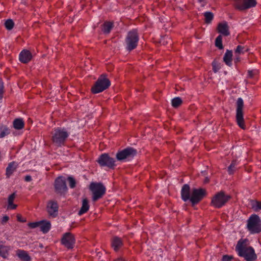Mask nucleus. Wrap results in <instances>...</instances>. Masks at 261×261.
<instances>
[{
  "instance_id": "18",
  "label": "nucleus",
  "mask_w": 261,
  "mask_h": 261,
  "mask_svg": "<svg viewBox=\"0 0 261 261\" xmlns=\"http://www.w3.org/2000/svg\"><path fill=\"white\" fill-rule=\"evenodd\" d=\"M218 31L219 33L224 36H228L229 32L228 30V26L226 22L220 23L218 26Z\"/></svg>"
},
{
  "instance_id": "14",
  "label": "nucleus",
  "mask_w": 261,
  "mask_h": 261,
  "mask_svg": "<svg viewBox=\"0 0 261 261\" xmlns=\"http://www.w3.org/2000/svg\"><path fill=\"white\" fill-rule=\"evenodd\" d=\"M55 188L58 193H63L67 190L66 179L63 176L58 177L55 181Z\"/></svg>"
},
{
  "instance_id": "46",
  "label": "nucleus",
  "mask_w": 261,
  "mask_h": 261,
  "mask_svg": "<svg viewBox=\"0 0 261 261\" xmlns=\"http://www.w3.org/2000/svg\"><path fill=\"white\" fill-rule=\"evenodd\" d=\"M115 261H125V260L122 258H119L116 259Z\"/></svg>"
},
{
  "instance_id": "34",
  "label": "nucleus",
  "mask_w": 261,
  "mask_h": 261,
  "mask_svg": "<svg viewBox=\"0 0 261 261\" xmlns=\"http://www.w3.org/2000/svg\"><path fill=\"white\" fill-rule=\"evenodd\" d=\"M252 208L256 212L261 210V202L258 201H252L251 203Z\"/></svg>"
},
{
  "instance_id": "44",
  "label": "nucleus",
  "mask_w": 261,
  "mask_h": 261,
  "mask_svg": "<svg viewBox=\"0 0 261 261\" xmlns=\"http://www.w3.org/2000/svg\"><path fill=\"white\" fill-rule=\"evenodd\" d=\"M32 177L30 175H27L24 177L25 181L27 182L31 181L32 180Z\"/></svg>"
},
{
  "instance_id": "35",
  "label": "nucleus",
  "mask_w": 261,
  "mask_h": 261,
  "mask_svg": "<svg viewBox=\"0 0 261 261\" xmlns=\"http://www.w3.org/2000/svg\"><path fill=\"white\" fill-rule=\"evenodd\" d=\"M14 22L11 19H7L5 22V26L6 28L8 30H12L14 27Z\"/></svg>"
},
{
  "instance_id": "36",
  "label": "nucleus",
  "mask_w": 261,
  "mask_h": 261,
  "mask_svg": "<svg viewBox=\"0 0 261 261\" xmlns=\"http://www.w3.org/2000/svg\"><path fill=\"white\" fill-rule=\"evenodd\" d=\"M247 49L245 48L244 46L242 45H238L235 50V53H238L239 54H244L245 52L247 51Z\"/></svg>"
},
{
  "instance_id": "29",
  "label": "nucleus",
  "mask_w": 261,
  "mask_h": 261,
  "mask_svg": "<svg viewBox=\"0 0 261 261\" xmlns=\"http://www.w3.org/2000/svg\"><path fill=\"white\" fill-rule=\"evenodd\" d=\"M238 163L237 160H233L230 165L228 167L227 171L229 174H232L236 170V166L238 165Z\"/></svg>"
},
{
  "instance_id": "12",
  "label": "nucleus",
  "mask_w": 261,
  "mask_h": 261,
  "mask_svg": "<svg viewBox=\"0 0 261 261\" xmlns=\"http://www.w3.org/2000/svg\"><path fill=\"white\" fill-rule=\"evenodd\" d=\"M61 243L68 249H72L75 243V239L71 233L66 232L63 234L61 239Z\"/></svg>"
},
{
  "instance_id": "15",
  "label": "nucleus",
  "mask_w": 261,
  "mask_h": 261,
  "mask_svg": "<svg viewBox=\"0 0 261 261\" xmlns=\"http://www.w3.org/2000/svg\"><path fill=\"white\" fill-rule=\"evenodd\" d=\"M47 211L50 216L56 217L58 215L59 206L55 200H50L47 204Z\"/></svg>"
},
{
  "instance_id": "4",
  "label": "nucleus",
  "mask_w": 261,
  "mask_h": 261,
  "mask_svg": "<svg viewBox=\"0 0 261 261\" xmlns=\"http://www.w3.org/2000/svg\"><path fill=\"white\" fill-rule=\"evenodd\" d=\"M89 189L92 193L93 201H96L102 198L106 191V187L101 182H91L89 186Z\"/></svg>"
},
{
  "instance_id": "21",
  "label": "nucleus",
  "mask_w": 261,
  "mask_h": 261,
  "mask_svg": "<svg viewBox=\"0 0 261 261\" xmlns=\"http://www.w3.org/2000/svg\"><path fill=\"white\" fill-rule=\"evenodd\" d=\"M111 245L114 250L117 251L122 245V240L120 238L115 237L111 241Z\"/></svg>"
},
{
  "instance_id": "11",
  "label": "nucleus",
  "mask_w": 261,
  "mask_h": 261,
  "mask_svg": "<svg viewBox=\"0 0 261 261\" xmlns=\"http://www.w3.org/2000/svg\"><path fill=\"white\" fill-rule=\"evenodd\" d=\"M97 161L102 167H108L112 168L115 166V159L110 157L107 153H103L100 155Z\"/></svg>"
},
{
  "instance_id": "7",
  "label": "nucleus",
  "mask_w": 261,
  "mask_h": 261,
  "mask_svg": "<svg viewBox=\"0 0 261 261\" xmlns=\"http://www.w3.org/2000/svg\"><path fill=\"white\" fill-rule=\"evenodd\" d=\"M230 196L223 191H220L214 196L211 204L215 208H220L224 206L230 199Z\"/></svg>"
},
{
  "instance_id": "27",
  "label": "nucleus",
  "mask_w": 261,
  "mask_h": 261,
  "mask_svg": "<svg viewBox=\"0 0 261 261\" xmlns=\"http://www.w3.org/2000/svg\"><path fill=\"white\" fill-rule=\"evenodd\" d=\"M13 126L16 129H21L24 127V122L22 119H16L13 121Z\"/></svg>"
},
{
  "instance_id": "9",
  "label": "nucleus",
  "mask_w": 261,
  "mask_h": 261,
  "mask_svg": "<svg viewBox=\"0 0 261 261\" xmlns=\"http://www.w3.org/2000/svg\"><path fill=\"white\" fill-rule=\"evenodd\" d=\"M234 7L240 11H244L254 7L256 5V0H233Z\"/></svg>"
},
{
  "instance_id": "8",
  "label": "nucleus",
  "mask_w": 261,
  "mask_h": 261,
  "mask_svg": "<svg viewBox=\"0 0 261 261\" xmlns=\"http://www.w3.org/2000/svg\"><path fill=\"white\" fill-rule=\"evenodd\" d=\"M243 107L244 101L243 99L241 97L238 98L237 101L236 121L239 127L245 129L246 126L244 123L243 113Z\"/></svg>"
},
{
  "instance_id": "43",
  "label": "nucleus",
  "mask_w": 261,
  "mask_h": 261,
  "mask_svg": "<svg viewBox=\"0 0 261 261\" xmlns=\"http://www.w3.org/2000/svg\"><path fill=\"white\" fill-rule=\"evenodd\" d=\"M9 218L8 216H4L3 218H2V223H6L8 220H9Z\"/></svg>"
},
{
  "instance_id": "10",
  "label": "nucleus",
  "mask_w": 261,
  "mask_h": 261,
  "mask_svg": "<svg viewBox=\"0 0 261 261\" xmlns=\"http://www.w3.org/2000/svg\"><path fill=\"white\" fill-rule=\"evenodd\" d=\"M137 151L135 149L128 147L119 152L116 154V158L118 161H129L133 159L136 154Z\"/></svg>"
},
{
  "instance_id": "25",
  "label": "nucleus",
  "mask_w": 261,
  "mask_h": 261,
  "mask_svg": "<svg viewBox=\"0 0 261 261\" xmlns=\"http://www.w3.org/2000/svg\"><path fill=\"white\" fill-rule=\"evenodd\" d=\"M17 256L23 261H30L31 258L25 251L19 250L17 253Z\"/></svg>"
},
{
  "instance_id": "1",
  "label": "nucleus",
  "mask_w": 261,
  "mask_h": 261,
  "mask_svg": "<svg viewBox=\"0 0 261 261\" xmlns=\"http://www.w3.org/2000/svg\"><path fill=\"white\" fill-rule=\"evenodd\" d=\"M246 239H240L236 246V251L240 256L243 257L247 261H253L257 258L253 247L247 246Z\"/></svg>"
},
{
  "instance_id": "41",
  "label": "nucleus",
  "mask_w": 261,
  "mask_h": 261,
  "mask_svg": "<svg viewBox=\"0 0 261 261\" xmlns=\"http://www.w3.org/2000/svg\"><path fill=\"white\" fill-rule=\"evenodd\" d=\"M232 257L230 256L225 255L222 257V261H231Z\"/></svg>"
},
{
  "instance_id": "33",
  "label": "nucleus",
  "mask_w": 261,
  "mask_h": 261,
  "mask_svg": "<svg viewBox=\"0 0 261 261\" xmlns=\"http://www.w3.org/2000/svg\"><path fill=\"white\" fill-rule=\"evenodd\" d=\"M204 16L205 17V21L207 23L211 22L214 18V15L211 12H205L204 13Z\"/></svg>"
},
{
  "instance_id": "24",
  "label": "nucleus",
  "mask_w": 261,
  "mask_h": 261,
  "mask_svg": "<svg viewBox=\"0 0 261 261\" xmlns=\"http://www.w3.org/2000/svg\"><path fill=\"white\" fill-rule=\"evenodd\" d=\"M15 196V193H13L8 197L7 210H14L17 207V205L13 203Z\"/></svg>"
},
{
  "instance_id": "39",
  "label": "nucleus",
  "mask_w": 261,
  "mask_h": 261,
  "mask_svg": "<svg viewBox=\"0 0 261 261\" xmlns=\"http://www.w3.org/2000/svg\"><path fill=\"white\" fill-rule=\"evenodd\" d=\"M39 225H40V221L35 222H31L28 224V226L31 228H35L37 227H39Z\"/></svg>"
},
{
  "instance_id": "6",
  "label": "nucleus",
  "mask_w": 261,
  "mask_h": 261,
  "mask_svg": "<svg viewBox=\"0 0 261 261\" xmlns=\"http://www.w3.org/2000/svg\"><path fill=\"white\" fill-rule=\"evenodd\" d=\"M110 85V80L106 77L105 74H102L92 87L91 91L93 93H98L108 88Z\"/></svg>"
},
{
  "instance_id": "31",
  "label": "nucleus",
  "mask_w": 261,
  "mask_h": 261,
  "mask_svg": "<svg viewBox=\"0 0 261 261\" xmlns=\"http://www.w3.org/2000/svg\"><path fill=\"white\" fill-rule=\"evenodd\" d=\"M172 106L174 108L179 107L182 103L181 99L179 97H176L172 99Z\"/></svg>"
},
{
  "instance_id": "19",
  "label": "nucleus",
  "mask_w": 261,
  "mask_h": 261,
  "mask_svg": "<svg viewBox=\"0 0 261 261\" xmlns=\"http://www.w3.org/2000/svg\"><path fill=\"white\" fill-rule=\"evenodd\" d=\"M17 167V164L15 162H12L10 163L7 168L6 175L7 178H9L13 173L16 170Z\"/></svg>"
},
{
  "instance_id": "20",
  "label": "nucleus",
  "mask_w": 261,
  "mask_h": 261,
  "mask_svg": "<svg viewBox=\"0 0 261 261\" xmlns=\"http://www.w3.org/2000/svg\"><path fill=\"white\" fill-rule=\"evenodd\" d=\"M40 225L39 227L41 231L44 233H46L49 231L51 228V223L47 220L40 221Z\"/></svg>"
},
{
  "instance_id": "47",
  "label": "nucleus",
  "mask_w": 261,
  "mask_h": 261,
  "mask_svg": "<svg viewBox=\"0 0 261 261\" xmlns=\"http://www.w3.org/2000/svg\"><path fill=\"white\" fill-rule=\"evenodd\" d=\"M204 0H198V1L199 2V3H201Z\"/></svg>"
},
{
  "instance_id": "22",
  "label": "nucleus",
  "mask_w": 261,
  "mask_h": 261,
  "mask_svg": "<svg viewBox=\"0 0 261 261\" xmlns=\"http://www.w3.org/2000/svg\"><path fill=\"white\" fill-rule=\"evenodd\" d=\"M232 52L231 50H227L223 57V61L228 66L232 65Z\"/></svg>"
},
{
  "instance_id": "2",
  "label": "nucleus",
  "mask_w": 261,
  "mask_h": 261,
  "mask_svg": "<svg viewBox=\"0 0 261 261\" xmlns=\"http://www.w3.org/2000/svg\"><path fill=\"white\" fill-rule=\"evenodd\" d=\"M69 136V133L65 128H55L51 133V141L55 146L61 147L64 145Z\"/></svg>"
},
{
  "instance_id": "17",
  "label": "nucleus",
  "mask_w": 261,
  "mask_h": 261,
  "mask_svg": "<svg viewBox=\"0 0 261 261\" xmlns=\"http://www.w3.org/2000/svg\"><path fill=\"white\" fill-rule=\"evenodd\" d=\"M190 190V188L188 185L185 184L182 186L181 190V196L184 201H187L189 200H190L191 196Z\"/></svg>"
},
{
  "instance_id": "32",
  "label": "nucleus",
  "mask_w": 261,
  "mask_h": 261,
  "mask_svg": "<svg viewBox=\"0 0 261 261\" xmlns=\"http://www.w3.org/2000/svg\"><path fill=\"white\" fill-rule=\"evenodd\" d=\"M215 45L220 49L223 48V46L222 45V37L221 35H219L216 38L215 40Z\"/></svg>"
},
{
  "instance_id": "5",
  "label": "nucleus",
  "mask_w": 261,
  "mask_h": 261,
  "mask_svg": "<svg viewBox=\"0 0 261 261\" xmlns=\"http://www.w3.org/2000/svg\"><path fill=\"white\" fill-rule=\"evenodd\" d=\"M138 33L136 30H133L128 32L125 38V48L128 51H131L137 46L139 41Z\"/></svg>"
},
{
  "instance_id": "16",
  "label": "nucleus",
  "mask_w": 261,
  "mask_h": 261,
  "mask_svg": "<svg viewBox=\"0 0 261 261\" xmlns=\"http://www.w3.org/2000/svg\"><path fill=\"white\" fill-rule=\"evenodd\" d=\"M32 56L30 51L23 50L20 52L19 56V59L21 62L27 63L32 59Z\"/></svg>"
},
{
  "instance_id": "30",
  "label": "nucleus",
  "mask_w": 261,
  "mask_h": 261,
  "mask_svg": "<svg viewBox=\"0 0 261 261\" xmlns=\"http://www.w3.org/2000/svg\"><path fill=\"white\" fill-rule=\"evenodd\" d=\"M8 255V248L7 247L0 244V255L3 258H6Z\"/></svg>"
},
{
  "instance_id": "28",
  "label": "nucleus",
  "mask_w": 261,
  "mask_h": 261,
  "mask_svg": "<svg viewBox=\"0 0 261 261\" xmlns=\"http://www.w3.org/2000/svg\"><path fill=\"white\" fill-rule=\"evenodd\" d=\"M10 133L8 127L4 125H0V139L4 138Z\"/></svg>"
},
{
  "instance_id": "40",
  "label": "nucleus",
  "mask_w": 261,
  "mask_h": 261,
  "mask_svg": "<svg viewBox=\"0 0 261 261\" xmlns=\"http://www.w3.org/2000/svg\"><path fill=\"white\" fill-rule=\"evenodd\" d=\"M212 66H213V70L215 73H216L218 71V70L220 69V67L218 65H217L216 63L214 62L212 63Z\"/></svg>"
},
{
  "instance_id": "42",
  "label": "nucleus",
  "mask_w": 261,
  "mask_h": 261,
  "mask_svg": "<svg viewBox=\"0 0 261 261\" xmlns=\"http://www.w3.org/2000/svg\"><path fill=\"white\" fill-rule=\"evenodd\" d=\"M3 92V82L0 81V98L2 97V94Z\"/></svg>"
},
{
  "instance_id": "37",
  "label": "nucleus",
  "mask_w": 261,
  "mask_h": 261,
  "mask_svg": "<svg viewBox=\"0 0 261 261\" xmlns=\"http://www.w3.org/2000/svg\"><path fill=\"white\" fill-rule=\"evenodd\" d=\"M258 71L256 70H249L247 72V77L253 78L255 75L257 74Z\"/></svg>"
},
{
  "instance_id": "13",
  "label": "nucleus",
  "mask_w": 261,
  "mask_h": 261,
  "mask_svg": "<svg viewBox=\"0 0 261 261\" xmlns=\"http://www.w3.org/2000/svg\"><path fill=\"white\" fill-rule=\"evenodd\" d=\"M205 191L202 189H194L192 191L190 201L192 205L198 203L204 196Z\"/></svg>"
},
{
  "instance_id": "38",
  "label": "nucleus",
  "mask_w": 261,
  "mask_h": 261,
  "mask_svg": "<svg viewBox=\"0 0 261 261\" xmlns=\"http://www.w3.org/2000/svg\"><path fill=\"white\" fill-rule=\"evenodd\" d=\"M68 180L69 181V186L71 188H73L75 187V180H74V179L71 177V176H69L68 177Z\"/></svg>"
},
{
  "instance_id": "23",
  "label": "nucleus",
  "mask_w": 261,
  "mask_h": 261,
  "mask_svg": "<svg viewBox=\"0 0 261 261\" xmlns=\"http://www.w3.org/2000/svg\"><path fill=\"white\" fill-rule=\"evenodd\" d=\"M89 209V205L88 203V200L87 198H84L82 201V205L81 209L78 212V214L79 216H81L83 214L86 213Z\"/></svg>"
},
{
  "instance_id": "3",
  "label": "nucleus",
  "mask_w": 261,
  "mask_h": 261,
  "mask_svg": "<svg viewBox=\"0 0 261 261\" xmlns=\"http://www.w3.org/2000/svg\"><path fill=\"white\" fill-rule=\"evenodd\" d=\"M247 228L251 234L261 232V220L256 215H252L247 220Z\"/></svg>"
},
{
  "instance_id": "45",
  "label": "nucleus",
  "mask_w": 261,
  "mask_h": 261,
  "mask_svg": "<svg viewBox=\"0 0 261 261\" xmlns=\"http://www.w3.org/2000/svg\"><path fill=\"white\" fill-rule=\"evenodd\" d=\"M17 220L19 222H24L25 220L22 219L21 218V217L20 215H17Z\"/></svg>"
},
{
  "instance_id": "26",
  "label": "nucleus",
  "mask_w": 261,
  "mask_h": 261,
  "mask_svg": "<svg viewBox=\"0 0 261 261\" xmlns=\"http://www.w3.org/2000/svg\"><path fill=\"white\" fill-rule=\"evenodd\" d=\"M113 27V24L111 22H105L102 27V31L103 33L109 34Z\"/></svg>"
}]
</instances>
